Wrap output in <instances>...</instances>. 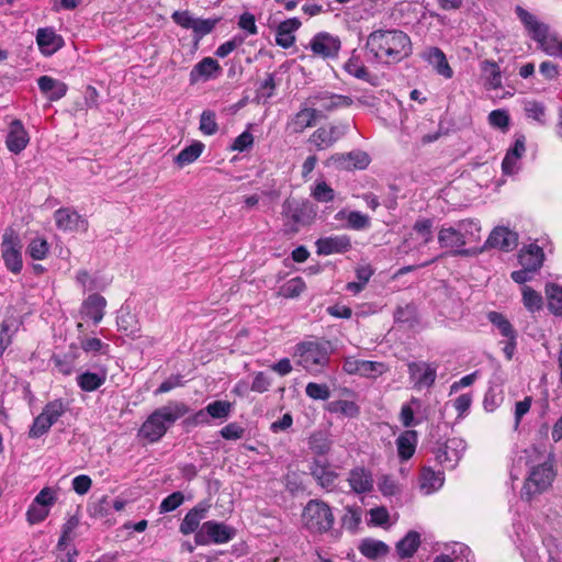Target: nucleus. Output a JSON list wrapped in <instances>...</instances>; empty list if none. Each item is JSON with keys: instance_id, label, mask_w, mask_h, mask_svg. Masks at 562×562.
<instances>
[{"instance_id": "obj_1", "label": "nucleus", "mask_w": 562, "mask_h": 562, "mask_svg": "<svg viewBox=\"0 0 562 562\" xmlns=\"http://www.w3.org/2000/svg\"><path fill=\"white\" fill-rule=\"evenodd\" d=\"M366 46L374 58L383 64H396L412 54L409 36L397 29H380L371 32Z\"/></svg>"}, {"instance_id": "obj_2", "label": "nucleus", "mask_w": 562, "mask_h": 562, "mask_svg": "<svg viewBox=\"0 0 562 562\" xmlns=\"http://www.w3.org/2000/svg\"><path fill=\"white\" fill-rule=\"evenodd\" d=\"M189 412V407L179 401H170L156 408L143 423L138 437L149 443L159 441L168 429Z\"/></svg>"}, {"instance_id": "obj_3", "label": "nucleus", "mask_w": 562, "mask_h": 562, "mask_svg": "<svg viewBox=\"0 0 562 562\" xmlns=\"http://www.w3.org/2000/svg\"><path fill=\"white\" fill-rule=\"evenodd\" d=\"M555 477L553 458L551 453L538 465L531 467L528 477L521 490V497L530 501L535 495L544 492L551 486Z\"/></svg>"}, {"instance_id": "obj_4", "label": "nucleus", "mask_w": 562, "mask_h": 562, "mask_svg": "<svg viewBox=\"0 0 562 562\" xmlns=\"http://www.w3.org/2000/svg\"><path fill=\"white\" fill-rule=\"evenodd\" d=\"M335 518L331 508L323 501L311 499L302 513V522L312 533H324L331 529Z\"/></svg>"}, {"instance_id": "obj_5", "label": "nucleus", "mask_w": 562, "mask_h": 562, "mask_svg": "<svg viewBox=\"0 0 562 562\" xmlns=\"http://www.w3.org/2000/svg\"><path fill=\"white\" fill-rule=\"evenodd\" d=\"M282 216L286 231L294 234L301 226L308 225L315 217L313 205L308 201L285 200L282 204Z\"/></svg>"}, {"instance_id": "obj_6", "label": "nucleus", "mask_w": 562, "mask_h": 562, "mask_svg": "<svg viewBox=\"0 0 562 562\" xmlns=\"http://www.w3.org/2000/svg\"><path fill=\"white\" fill-rule=\"evenodd\" d=\"M299 363L308 372L317 373L327 366L329 360V344L305 341L297 346Z\"/></svg>"}, {"instance_id": "obj_7", "label": "nucleus", "mask_w": 562, "mask_h": 562, "mask_svg": "<svg viewBox=\"0 0 562 562\" xmlns=\"http://www.w3.org/2000/svg\"><path fill=\"white\" fill-rule=\"evenodd\" d=\"M66 405L61 400L48 402L42 413L34 419L29 436L40 438L46 434L50 427L65 414Z\"/></svg>"}, {"instance_id": "obj_8", "label": "nucleus", "mask_w": 562, "mask_h": 562, "mask_svg": "<svg viewBox=\"0 0 562 562\" xmlns=\"http://www.w3.org/2000/svg\"><path fill=\"white\" fill-rule=\"evenodd\" d=\"M2 258L8 270L19 273L22 270V244L19 234L8 228L2 236Z\"/></svg>"}, {"instance_id": "obj_9", "label": "nucleus", "mask_w": 562, "mask_h": 562, "mask_svg": "<svg viewBox=\"0 0 562 562\" xmlns=\"http://www.w3.org/2000/svg\"><path fill=\"white\" fill-rule=\"evenodd\" d=\"M348 128L349 126L346 123L321 126L310 135L307 142L315 150H326L342 138L348 132Z\"/></svg>"}, {"instance_id": "obj_10", "label": "nucleus", "mask_w": 562, "mask_h": 562, "mask_svg": "<svg viewBox=\"0 0 562 562\" xmlns=\"http://www.w3.org/2000/svg\"><path fill=\"white\" fill-rule=\"evenodd\" d=\"M434 239L432 221L430 218L417 220L412 228V233L405 238L403 249L405 252H423L424 248Z\"/></svg>"}, {"instance_id": "obj_11", "label": "nucleus", "mask_w": 562, "mask_h": 562, "mask_svg": "<svg viewBox=\"0 0 562 562\" xmlns=\"http://www.w3.org/2000/svg\"><path fill=\"white\" fill-rule=\"evenodd\" d=\"M234 537V529L229 526L214 520L205 521L199 531H196L194 540L198 546H206L211 542L226 543Z\"/></svg>"}, {"instance_id": "obj_12", "label": "nucleus", "mask_w": 562, "mask_h": 562, "mask_svg": "<svg viewBox=\"0 0 562 562\" xmlns=\"http://www.w3.org/2000/svg\"><path fill=\"white\" fill-rule=\"evenodd\" d=\"M465 448L467 445L463 439L449 438L436 449L435 459L442 468L452 470L461 460Z\"/></svg>"}, {"instance_id": "obj_13", "label": "nucleus", "mask_w": 562, "mask_h": 562, "mask_svg": "<svg viewBox=\"0 0 562 562\" xmlns=\"http://www.w3.org/2000/svg\"><path fill=\"white\" fill-rule=\"evenodd\" d=\"M409 380L414 389L420 391L435 384L438 366L432 362L414 361L408 363Z\"/></svg>"}, {"instance_id": "obj_14", "label": "nucleus", "mask_w": 562, "mask_h": 562, "mask_svg": "<svg viewBox=\"0 0 562 562\" xmlns=\"http://www.w3.org/2000/svg\"><path fill=\"white\" fill-rule=\"evenodd\" d=\"M306 104L317 110L333 112L340 108H348L352 99L348 95L336 94L329 91H319L306 99Z\"/></svg>"}, {"instance_id": "obj_15", "label": "nucleus", "mask_w": 562, "mask_h": 562, "mask_svg": "<svg viewBox=\"0 0 562 562\" xmlns=\"http://www.w3.org/2000/svg\"><path fill=\"white\" fill-rule=\"evenodd\" d=\"M319 116L321 111L305 102L295 114L289 117L285 130L293 135L302 134L306 128L313 127Z\"/></svg>"}, {"instance_id": "obj_16", "label": "nucleus", "mask_w": 562, "mask_h": 562, "mask_svg": "<svg viewBox=\"0 0 562 562\" xmlns=\"http://www.w3.org/2000/svg\"><path fill=\"white\" fill-rule=\"evenodd\" d=\"M438 243L441 248L449 249L453 255L470 256L474 254L473 250L464 248V240L461 239L457 224L442 226L438 232Z\"/></svg>"}, {"instance_id": "obj_17", "label": "nucleus", "mask_w": 562, "mask_h": 562, "mask_svg": "<svg viewBox=\"0 0 562 562\" xmlns=\"http://www.w3.org/2000/svg\"><path fill=\"white\" fill-rule=\"evenodd\" d=\"M54 218L56 225L63 231H82L88 229V221L83 218L77 211L69 207H61L55 211Z\"/></svg>"}, {"instance_id": "obj_18", "label": "nucleus", "mask_w": 562, "mask_h": 562, "mask_svg": "<svg viewBox=\"0 0 562 562\" xmlns=\"http://www.w3.org/2000/svg\"><path fill=\"white\" fill-rule=\"evenodd\" d=\"M347 482L350 490L358 495L372 492L374 486L372 472L364 467L351 469L348 473Z\"/></svg>"}, {"instance_id": "obj_19", "label": "nucleus", "mask_w": 562, "mask_h": 562, "mask_svg": "<svg viewBox=\"0 0 562 562\" xmlns=\"http://www.w3.org/2000/svg\"><path fill=\"white\" fill-rule=\"evenodd\" d=\"M316 251L322 256H329L333 254H344L351 248V239L347 235H336L319 238L315 243Z\"/></svg>"}, {"instance_id": "obj_20", "label": "nucleus", "mask_w": 562, "mask_h": 562, "mask_svg": "<svg viewBox=\"0 0 562 562\" xmlns=\"http://www.w3.org/2000/svg\"><path fill=\"white\" fill-rule=\"evenodd\" d=\"M329 162L345 170L364 169L370 162V157L364 151L356 150L348 154H335L329 158Z\"/></svg>"}, {"instance_id": "obj_21", "label": "nucleus", "mask_w": 562, "mask_h": 562, "mask_svg": "<svg viewBox=\"0 0 562 562\" xmlns=\"http://www.w3.org/2000/svg\"><path fill=\"white\" fill-rule=\"evenodd\" d=\"M518 244L517 233L504 226L495 227L490 234L485 246L498 248L503 251L513 250Z\"/></svg>"}, {"instance_id": "obj_22", "label": "nucleus", "mask_w": 562, "mask_h": 562, "mask_svg": "<svg viewBox=\"0 0 562 562\" xmlns=\"http://www.w3.org/2000/svg\"><path fill=\"white\" fill-rule=\"evenodd\" d=\"M310 47L315 55L334 57L340 48V41L328 33H318L312 38Z\"/></svg>"}, {"instance_id": "obj_23", "label": "nucleus", "mask_w": 562, "mask_h": 562, "mask_svg": "<svg viewBox=\"0 0 562 562\" xmlns=\"http://www.w3.org/2000/svg\"><path fill=\"white\" fill-rule=\"evenodd\" d=\"M312 476L323 488H333L338 473L330 467L327 460L314 459L310 467Z\"/></svg>"}, {"instance_id": "obj_24", "label": "nucleus", "mask_w": 562, "mask_h": 562, "mask_svg": "<svg viewBox=\"0 0 562 562\" xmlns=\"http://www.w3.org/2000/svg\"><path fill=\"white\" fill-rule=\"evenodd\" d=\"M422 57L434 67L438 75L446 79L452 78L453 70L451 69L445 53L440 48L435 46L427 47L423 52Z\"/></svg>"}, {"instance_id": "obj_25", "label": "nucleus", "mask_w": 562, "mask_h": 562, "mask_svg": "<svg viewBox=\"0 0 562 562\" xmlns=\"http://www.w3.org/2000/svg\"><path fill=\"white\" fill-rule=\"evenodd\" d=\"M30 137L20 120L11 122L5 144L11 153L20 154L29 144Z\"/></svg>"}, {"instance_id": "obj_26", "label": "nucleus", "mask_w": 562, "mask_h": 562, "mask_svg": "<svg viewBox=\"0 0 562 562\" xmlns=\"http://www.w3.org/2000/svg\"><path fill=\"white\" fill-rule=\"evenodd\" d=\"M36 43L45 56H52L64 46L63 37L49 27L37 30Z\"/></svg>"}, {"instance_id": "obj_27", "label": "nucleus", "mask_w": 562, "mask_h": 562, "mask_svg": "<svg viewBox=\"0 0 562 562\" xmlns=\"http://www.w3.org/2000/svg\"><path fill=\"white\" fill-rule=\"evenodd\" d=\"M481 79L487 90H497L503 86L501 67L494 60L485 59L480 64Z\"/></svg>"}, {"instance_id": "obj_28", "label": "nucleus", "mask_w": 562, "mask_h": 562, "mask_svg": "<svg viewBox=\"0 0 562 562\" xmlns=\"http://www.w3.org/2000/svg\"><path fill=\"white\" fill-rule=\"evenodd\" d=\"M105 306V299L98 293H93L83 301L81 305V314L85 317L92 319L97 325L102 321L104 316Z\"/></svg>"}, {"instance_id": "obj_29", "label": "nucleus", "mask_w": 562, "mask_h": 562, "mask_svg": "<svg viewBox=\"0 0 562 562\" xmlns=\"http://www.w3.org/2000/svg\"><path fill=\"white\" fill-rule=\"evenodd\" d=\"M108 378V370L102 367L95 372L85 371L80 373L77 378L78 386L85 392H94L99 387H101Z\"/></svg>"}, {"instance_id": "obj_30", "label": "nucleus", "mask_w": 562, "mask_h": 562, "mask_svg": "<svg viewBox=\"0 0 562 562\" xmlns=\"http://www.w3.org/2000/svg\"><path fill=\"white\" fill-rule=\"evenodd\" d=\"M301 26V21L296 18L288 19L281 22L277 29L276 43L282 48H290L294 42V32Z\"/></svg>"}, {"instance_id": "obj_31", "label": "nucleus", "mask_w": 562, "mask_h": 562, "mask_svg": "<svg viewBox=\"0 0 562 562\" xmlns=\"http://www.w3.org/2000/svg\"><path fill=\"white\" fill-rule=\"evenodd\" d=\"M207 508V505L198 504L190 509L180 524V532L182 535L196 533L201 520L206 517Z\"/></svg>"}, {"instance_id": "obj_32", "label": "nucleus", "mask_w": 562, "mask_h": 562, "mask_svg": "<svg viewBox=\"0 0 562 562\" xmlns=\"http://www.w3.org/2000/svg\"><path fill=\"white\" fill-rule=\"evenodd\" d=\"M40 90L50 101H57L65 97L68 87L65 82L54 79L49 76H42L37 79Z\"/></svg>"}, {"instance_id": "obj_33", "label": "nucleus", "mask_w": 562, "mask_h": 562, "mask_svg": "<svg viewBox=\"0 0 562 562\" xmlns=\"http://www.w3.org/2000/svg\"><path fill=\"white\" fill-rule=\"evenodd\" d=\"M518 259L522 268L538 271L543 263L544 254L540 246L530 244L519 251Z\"/></svg>"}, {"instance_id": "obj_34", "label": "nucleus", "mask_w": 562, "mask_h": 562, "mask_svg": "<svg viewBox=\"0 0 562 562\" xmlns=\"http://www.w3.org/2000/svg\"><path fill=\"white\" fill-rule=\"evenodd\" d=\"M445 482V476L441 471L435 472L431 468L425 467L422 469L419 477L420 490L429 495L438 491Z\"/></svg>"}, {"instance_id": "obj_35", "label": "nucleus", "mask_w": 562, "mask_h": 562, "mask_svg": "<svg viewBox=\"0 0 562 562\" xmlns=\"http://www.w3.org/2000/svg\"><path fill=\"white\" fill-rule=\"evenodd\" d=\"M516 14L520 19L525 27L528 30L531 38L536 42L548 30V26L546 24L540 23L533 14H531L521 7L516 8Z\"/></svg>"}, {"instance_id": "obj_36", "label": "nucleus", "mask_w": 562, "mask_h": 562, "mask_svg": "<svg viewBox=\"0 0 562 562\" xmlns=\"http://www.w3.org/2000/svg\"><path fill=\"white\" fill-rule=\"evenodd\" d=\"M417 432L405 430L396 439L397 453L402 461L411 459L416 450Z\"/></svg>"}, {"instance_id": "obj_37", "label": "nucleus", "mask_w": 562, "mask_h": 562, "mask_svg": "<svg viewBox=\"0 0 562 562\" xmlns=\"http://www.w3.org/2000/svg\"><path fill=\"white\" fill-rule=\"evenodd\" d=\"M456 224L461 233V239L464 240V247L481 240V225L479 221L465 218L457 222Z\"/></svg>"}, {"instance_id": "obj_38", "label": "nucleus", "mask_w": 562, "mask_h": 562, "mask_svg": "<svg viewBox=\"0 0 562 562\" xmlns=\"http://www.w3.org/2000/svg\"><path fill=\"white\" fill-rule=\"evenodd\" d=\"M221 66L218 61L212 57H205L201 61H199L190 72V81L192 83L196 82L201 77L207 79L214 72L220 71Z\"/></svg>"}, {"instance_id": "obj_39", "label": "nucleus", "mask_w": 562, "mask_h": 562, "mask_svg": "<svg viewBox=\"0 0 562 562\" xmlns=\"http://www.w3.org/2000/svg\"><path fill=\"white\" fill-rule=\"evenodd\" d=\"M537 43L547 55L562 59V38L555 33H550L549 29Z\"/></svg>"}, {"instance_id": "obj_40", "label": "nucleus", "mask_w": 562, "mask_h": 562, "mask_svg": "<svg viewBox=\"0 0 562 562\" xmlns=\"http://www.w3.org/2000/svg\"><path fill=\"white\" fill-rule=\"evenodd\" d=\"M335 217L337 220L345 218L347 221L346 227L353 231H362L370 227V217L359 211L347 212L341 210Z\"/></svg>"}, {"instance_id": "obj_41", "label": "nucleus", "mask_w": 562, "mask_h": 562, "mask_svg": "<svg viewBox=\"0 0 562 562\" xmlns=\"http://www.w3.org/2000/svg\"><path fill=\"white\" fill-rule=\"evenodd\" d=\"M420 544V536L416 531H409L396 543V551L401 558H411Z\"/></svg>"}, {"instance_id": "obj_42", "label": "nucleus", "mask_w": 562, "mask_h": 562, "mask_svg": "<svg viewBox=\"0 0 562 562\" xmlns=\"http://www.w3.org/2000/svg\"><path fill=\"white\" fill-rule=\"evenodd\" d=\"M308 448L316 456L324 457L331 448V440L325 431H315L308 438Z\"/></svg>"}, {"instance_id": "obj_43", "label": "nucleus", "mask_w": 562, "mask_h": 562, "mask_svg": "<svg viewBox=\"0 0 562 562\" xmlns=\"http://www.w3.org/2000/svg\"><path fill=\"white\" fill-rule=\"evenodd\" d=\"M204 149V144L201 142H194L190 146L184 147L176 157L175 161L179 167H184L187 165L195 161L202 154Z\"/></svg>"}, {"instance_id": "obj_44", "label": "nucleus", "mask_w": 562, "mask_h": 562, "mask_svg": "<svg viewBox=\"0 0 562 562\" xmlns=\"http://www.w3.org/2000/svg\"><path fill=\"white\" fill-rule=\"evenodd\" d=\"M306 289V284L301 277H295L283 283L278 294L285 299H295L300 296Z\"/></svg>"}, {"instance_id": "obj_45", "label": "nucleus", "mask_w": 562, "mask_h": 562, "mask_svg": "<svg viewBox=\"0 0 562 562\" xmlns=\"http://www.w3.org/2000/svg\"><path fill=\"white\" fill-rule=\"evenodd\" d=\"M522 304L530 313L539 312L543 306L542 295L532 288L525 285L521 289Z\"/></svg>"}, {"instance_id": "obj_46", "label": "nucleus", "mask_w": 562, "mask_h": 562, "mask_svg": "<svg viewBox=\"0 0 562 562\" xmlns=\"http://www.w3.org/2000/svg\"><path fill=\"white\" fill-rule=\"evenodd\" d=\"M546 294L548 299V308L554 315L562 314V286L550 283L546 286Z\"/></svg>"}, {"instance_id": "obj_47", "label": "nucleus", "mask_w": 562, "mask_h": 562, "mask_svg": "<svg viewBox=\"0 0 562 562\" xmlns=\"http://www.w3.org/2000/svg\"><path fill=\"white\" fill-rule=\"evenodd\" d=\"M344 69L351 76H353L357 79H361L364 81H369L370 74L364 66L363 61L361 60L360 56L356 55L355 53L351 55V57L346 61Z\"/></svg>"}, {"instance_id": "obj_48", "label": "nucleus", "mask_w": 562, "mask_h": 562, "mask_svg": "<svg viewBox=\"0 0 562 562\" xmlns=\"http://www.w3.org/2000/svg\"><path fill=\"white\" fill-rule=\"evenodd\" d=\"M488 321L499 330L501 335L508 339H516L517 335L509 321L498 312H490Z\"/></svg>"}, {"instance_id": "obj_49", "label": "nucleus", "mask_w": 562, "mask_h": 562, "mask_svg": "<svg viewBox=\"0 0 562 562\" xmlns=\"http://www.w3.org/2000/svg\"><path fill=\"white\" fill-rule=\"evenodd\" d=\"M359 550L364 557L374 559L386 554L389 547L382 541L367 539L361 542Z\"/></svg>"}, {"instance_id": "obj_50", "label": "nucleus", "mask_w": 562, "mask_h": 562, "mask_svg": "<svg viewBox=\"0 0 562 562\" xmlns=\"http://www.w3.org/2000/svg\"><path fill=\"white\" fill-rule=\"evenodd\" d=\"M311 196L319 203H329L335 199V191L326 181L317 180L311 190Z\"/></svg>"}, {"instance_id": "obj_51", "label": "nucleus", "mask_w": 562, "mask_h": 562, "mask_svg": "<svg viewBox=\"0 0 562 562\" xmlns=\"http://www.w3.org/2000/svg\"><path fill=\"white\" fill-rule=\"evenodd\" d=\"M524 111L528 119H531L539 124H546V106L542 102L536 100H525Z\"/></svg>"}, {"instance_id": "obj_52", "label": "nucleus", "mask_w": 562, "mask_h": 562, "mask_svg": "<svg viewBox=\"0 0 562 562\" xmlns=\"http://www.w3.org/2000/svg\"><path fill=\"white\" fill-rule=\"evenodd\" d=\"M117 326L126 336H130L133 339L139 337L140 329L137 321L132 314L122 313L117 317Z\"/></svg>"}, {"instance_id": "obj_53", "label": "nucleus", "mask_w": 562, "mask_h": 562, "mask_svg": "<svg viewBox=\"0 0 562 562\" xmlns=\"http://www.w3.org/2000/svg\"><path fill=\"white\" fill-rule=\"evenodd\" d=\"M79 526V519L76 516H70L63 525L61 536L57 543V550L64 551L69 541L74 539V532Z\"/></svg>"}, {"instance_id": "obj_54", "label": "nucleus", "mask_w": 562, "mask_h": 562, "mask_svg": "<svg viewBox=\"0 0 562 562\" xmlns=\"http://www.w3.org/2000/svg\"><path fill=\"white\" fill-rule=\"evenodd\" d=\"M389 370L384 362L362 360L360 364V376L376 379Z\"/></svg>"}, {"instance_id": "obj_55", "label": "nucleus", "mask_w": 562, "mask_h": 562, "mask_svg": "<svg viewBox=\"0 0 562 562\" xmlns=\"http://www.w3.org/2000/svg\"><path fill=\"white\" fill-rule=\"evenodd\" d=\"M233 405L227 401H214L207 404L209 416L215 419H226L232 413Z\"/></svg>"}, {"instance_id": "obj_56", "label": "nucleus", "mask_w": 562, "mask_h": 562, "mask_svg": "<svg viewBox=\"0 0 562 562\" xmlns=\"http://www.w3.org/2000/svg\"><path fill=\"white\" fill-rule=\"evenodd\" d=\"M48 249L49 246L46 239L36 237L30 241L26 251L32 259L43 260L46 257Z\"/></svg>"}, {"instance_id": "obj_57", "label": "nucleus", "mask_w": 562, "mask_h": 562, "mask_svg": "<svg viewBox=\"0 0 562 562\" xmlns=\"http://www.w3.org/2000/svg\"><path fill=\"white\" fill-rule=\"evenodd\" d=\"M200 131L202 134L211 136L214 135L218 125L216 123V115L213 111H203L200 116Z\"/></svg>"}, {"instance_id": "obj_58", "label": "nucleus", "mask_w": 562, "mask_h": 562, "mask_svg": "<svg viewBox=\"0 0 562 562\" xmlns=\"http://www.w3.org/2000/svg\"><path fill=\"white\" fill-rule=\"evenodd\" d=\"M420 407V401L417 397H412L411 401L404 404L401 408L400 418L405 427H411L415 424L414 414L415 409Z\"/></svg>"}, {"instance_id": "obj_59", "label": "nucleus", "mask_w": 562, "mask_h": 562, "mask_svg": "<svg viewBox=\"0 0 562 562\" xmlns=\"http://www.w3.org/2000/svg\"><path fill=\"white\" fill-rule=\"evenodd\" d=\"M80 347L86 352H99L102 355H106L110 350V346L104 344L99 338L94 337H85L80 339Z\"/></svg>"}, {"instance_id": "obj_60", "label": "nucleus", "mask_w": 562, "mask_h": 562, "mask_svg": "<svg viewBox=\"0 0 562 562\" xmlns=\"http://www.w3.org/2000/svg\"><path fill=\"white\" fill-rule=\"evenodd\" d=\"M379 491L384 496H393L400 493L401 487L397 481L392 475H382L378 481Z\"/></svg>"}, {"instance_id": "obj_61", "label": "nucleus", "mask_w": 562, "mask_h": 562, "mask_svg": "<svg viewBox=\"0 0 562 562\" xmlns=\"http://www.w3.org/2000/svg\"><path fill=\"white\" fill-rule=\"evenodd\" d=\"M220 19H199L195 18V21L192 26V31L198 37H203L207 34H210L216 24L218 23Z\"/></svg>"}, {"instance_id": "obj_62", "label": "nucleus", "mask_w": 562, "mask_h": 562, "mask_svg": "<svg viewBox=\"0 0 562 562\" xmlns=\"http://www.w3.org/2000/svg\"><path fill=\"white\" fill-rule=\"evenodd\" d=\"M49 514V508L45 507V505L36 504L35 502H32L30 505L26 517L27 521L32 525L38 524L43 521Z\"/></svg>"}, {"instance_id": "obj_63", "label": "nucleus", "mask_w": 562, "mask_h": 562, "mask_svg": "<svg viewBox=\"0 0 562 562\" xmlns=\"http://www.w3.org/2000/svg\"><path fill=\"white\" fill-rule=\"evenodd\" d=\"M305 393L313 400L326 401L330 396L329 387L326 384L310 382L305 387Z\"/></svg>"}, {"instance_id": "obj_64", "label": "nucleus", "mask_w": 562, "mask_h": 562, "mask_svg": "<svg viewBox=\"0 0 562 562\" xmlns=\"http://www.w3.org/2000/svg\"><path fill=\"white\" fill-rule=\"evenodd\" d=\"M450 555L454 562H473L471 549L463 543H454Z\"/></svg>"}]
</instances>
